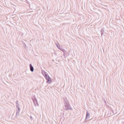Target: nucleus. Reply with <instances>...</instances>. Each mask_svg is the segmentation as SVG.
I'll list each match as a JSON object with an SVG mask.
<instances>
[{
    "instance_id": "1",
    "label": "nucleus",
    "mask_w": 124,
    "mask_h": 124,
    "mask_svg": "<svg viewBox=\"0 0 124 124\" xmlns=\"http://www.w3.org/2000/svg\"><path fill=\"white\" fill-rule=\"evenodd\" d=\"M64 106L63 107L64 109L65 110H72V109L68 101L66 99L64 100Z\"/></svg>"
},
{
    "instance_id": "2",
    "label": "nucleus",
    "mask_w": 124,
    "mask_h": 124,
    "mask_svg": "<svg viewBox=\"0 0 124 124\" xmlns=\"http://www.w3.org/2000/svg\"><path fill=\"white\" fill-rule=\"evenodd\" d=\"M32 99L34 103L35 106H39V104L38 103L37 100L35 97H33L32 98Z\"/></svg>"
},
{
    "instance_id": "3",
    "label": "nucleus",
    "mask_w": 124,
    "mask_h": 124,
    "mask_svg": "<svg viewBox=\"0 0 124 124\" xmlns=\"http://www.w3.org/2000/svg\"><path fill=\"white\" fill-rule=\"evenodd\" d=\"M45 78L47 80L46 83L49 84H50L51 82V79L50 77L48 75L47 76V77H45Z\"/></svg>"
},
{
    "instance_id": "4",
    "label": "nucleus",
    "mask_w": 124,
    "mask_h": 124,
    "mask_svg": "<svg viewBox=\"0 0 124 124\" xmlns=\"http://www.w3.org/2000/svg\"><path fill=\"white\" fill-rule=\"evenodd\" d=\"M42 72L43 75L45 77H47V76H48V74L44 70H42Z\"/></svg>"
},
{
    "instance_id": "5",
    "label": "nucleus",
    "mask_w": 124,
    "mask_h": 124,
    "mask_svg": "<svg viewBox=\"0 0 124 124\" xmlns=\"http://www.w3.org/2000/svg\"><path fill=\"white\" fill-rule=\"evenodd\" d=\"M30 71L31 72H33L34 71V68L31 64H30L29 65Z\"/></svg>"
},
{
    "instance_id": "6",
    "label": "nucleus",
    "mask_w": 124,
    "mask_h": 124,
    "mask_svg": "<svg viewBox=\"0 0 124 124\" xmlns=\"http://www.w3.org/2000/svg\"><path fill=\"white\" fill-rule=\"evenodd\" d=\"M16 118H17L18 117V116L19 115V114L20 113V111L16 110Z\"/></svg>"
},
{
    "instance_id": "7",
    "label": "nucleus",
    "mask_w": 124,
    "mask_h": 124,
    "mask_svg": "<svg viewBox=\"0 0 124 124\" xmlns=\"http://www.w3.org/2000/svg\"><path fill=\"white\" fill-rule=\"evenodd\" d=\"M55 45L60 50L61 48L60 46V45L58 44V42L57 43H55Z\"/></svg>"
},
{
    "instance_id": "8",
    "label": "nucleus",
    "mask_w": 124,
    "mask_h": 124,
    "mask_svg": "<svg viewBox=\"0 0 124 124\" xmlns=\"http://www.w3.org/2000/svg\"><path fill=\"white\" fill-rule=\"evenodd\" d=\"M60 50L63 52L64 53V55L65 54V53L66 52V51H65V50L64 49H63L62 48H61L60 49Z\"/></svg>"
},
{
    "instance_id": "9",
    "label": "nucleus",
    "mask_w": 124,
    "mask_h": 124,
    "mask_svg": "<svg viewBox=\"0 0 124 124\" xmlns=\"http://www.w3.org/2000/svg\"><path fill=\"white\" fill-rule=\"evenodd\" d=\"M18 101H16V107H19V103H18Z\"/></svg>"
},
{
    "instance_id": "10",
    "label": "nucleus",
    "mask_w": 124,
    "mask_h": 124,
    "mask_svg": "<svg viewBox=\"0 0 124 124\" xmlns=\"http://www.w3.org/2000/svg\"><path fill=\"white\" fill-rule=\"evenodd\" d=\"M89 114L87 112V113L86 114V117L87 118H88L89 117Z\"/></svg>"
},
{
    "instance_id": "11",
    "label": "nucleus",
    "mask_w": 124,
    "mask_h": 124,
    "mask_svg": "<svg viewBox=\"0 0 124 124\" xmlns=\"http://www.w3.org/2000/svg\"><path fill=\"white\" fill-rule=\"evenodd\" d=\"M16 110L20 111V108L19 107H16Z\"/></svg>"
},
{
    "instance_id": "12",
    "label": "nucleus",
    "mask_w": 124,
    "mask_h": 124,
    "mask_svg": "<svg viewBox=\"0 0 124 124\" xmlns=\"http://www.w3.org/2000/svg\"><path fill=\"white\" fill-rule=\"evenodd\" d=\"M30 119H31V120H32L33 118H32V117L31 116H30Z\"/></svg>"
}]
</instances>
